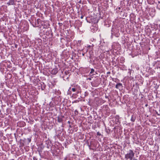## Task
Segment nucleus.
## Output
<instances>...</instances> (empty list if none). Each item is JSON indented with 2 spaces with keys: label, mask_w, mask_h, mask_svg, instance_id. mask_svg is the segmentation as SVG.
I'll return each instance as SVG.
<instances>
[{
  "label": "nucleus",
  "mask_w": 160,
  "mask_h": 160,
  "mask_svg": "<svg viewBox=\"0 0 160 160\" xmlns=\"http://www.w3.org/2000/svg\"><path fill=\"white\" fill-rule=\"evenodd\" d=\"M134 156V153L133 151L130 150L125 155V158L126 159H129L130 160H132Z\"/></svg>",
  "instance_id": "1"
},
{
  "label": "nucleus",
  "mask_w": 160,
  "mask_h": 160,
  "mask_svg": "<svg viewBox=\"0 0 160 160\" xmlns=\"http://www.w3.org/2000/svg\"><path fill=\"white\" fill-rule=\"evenodd\" d=\"M122 85V84L120 83H118V84H117L116 85V88H119V86H120Z\"/></svg>",
  "instance_id": "2"
},
{
  "label": "nucleus",
  "mask_w": 160,
  "mask_h": 160,
  "mask_svg": "<svg viewBox=\"0 0 160 160\" xmlns=\"http://www.w3.org/2000/svg\"><path fill=\"white\" fill-rule=\"evenodd\" d=\"M9 5H13L14 4V2L13 0H10L9 2Z\"/></svg>",
  "instance_id": "3"
},
{
  "label": "nucleus",
  "mask_w": 160,
  "mask_h": 160,
  "mask_svg": "<svg viewBox=\"0 0 160 160\" xmlns=\"http://www.w3.org/2000/svg\"><path fill=\"white\" fill-rule=\"evenodd\" d=\"M94 70L93 69H92L91 70V71L90 72V73H92L94 72Z\"/></svg>",
  "instance_id": "4"
},
{
  "label": "nucleus",
  "mask_w": 160,
  "mask_h": 160,
  "mask_svg": "<svg viewBox=\"0 0 160 160\" xmlns=\"http://www.w3.org/2000/svg\"><path fill=\"white\" fill-rule=\"evenodd\" d=\"M72 90L73 91V92H75V91H76V89L75 88H72Z\"/></svg>",
  "instance_id": "5"
},
{
  "label": "nucleus",
  "mask_w": 160,
  "mask_h": 160,
  "mask_svg": "<svg viewBox=\"0 0 160 160\" xmlns=\"http://www.w3.org/2000/svg\"><path fill=\"white\" fill-rule=\"evenodd\" d=\"M131 120L133 121H134V120H133V119H132V118L131 119Z\"/></svg>",
  "instance_id": "6"
},
{
  "label": "nucleus",
  "mask_w": 160,
  "mask_h": 160,
  "mask_svg": "<svg viewBox=\"0 0 160 160\" xmlns=\"http://www.w3.org/2000/svg\"><path fill=\"white\" fill-rule=\"evenodd\" d=\"M59 122H61V121L60 120H59Z\"/></svg>",
  "instance_id": "7"
},
{
  "label": "nucleus",
  "mask_w": 160,
  "mask_h": 160,
  "mask_svg": "<svg viewBox=\"0 0 160 160\" xmlns=\"http://www.w3.org/2000/svg\"><path fill=\"white\" fill-rule=\"evenodd\" d=\"M81 18H82V17H81Z\"/></svg>",
  "instance_id": "8"
}]
</instances>
